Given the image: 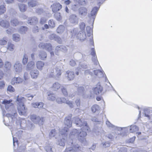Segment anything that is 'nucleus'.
Listing matches in <instances>:
<instances>
[{
    "mask_svg": "<svg viewBox=\"0 0 152 152\" xmlns=\"http://www.w3.org/2000/svg\"><path fill=\"white\" fill-rule=\"evenodd\" d=\"M72 121L77 126L83 127L81 129V131L75 129L70 132V139L67 142L68 145L64 152H77L83 150V148L76 143L74 138H77L79 141L83 144L87 143L86 138L87 134L86 131H89L90 129L86 122L77 117L73 118Z\"/></svg>",
    "mask_w": 152,
    "mask_h": 152,
    "instance_id": "nucleus-1",
    "label": "nucleus"
},
{
    "mask_svg": "<svg viewBox=\"0 0 152 152\" xmlns=\"http://www.w3.org/2000/svg\"><path fill=\"white\" fill-rule=\"evenodd\" d=\"M12 100L11 99H4L2 102V104L4 105L6 110L8 111L11 112V114H7L6 116L9 119H11L12 120L13 119V117L17 114V113L14 110L13 104L12 103Z\"/></svg>",
    "mask_w": 152,
    "mask_h": 152,
    "instance_id": "nucleus-2",
    "label": "nucleus"
},
{
    "mask_svg": "<svg viewBox=\"0 0 152 152\" xmlns=\"http://www.w3.org/2000/svg\"><path fill=\"white\" fill-rule=\"evenodd\" d=\"M24 101L25 98L24 97L18 96L16 103L17 104L18 112L20 115H26L27 109L26 108L23 103Z\"/></svg>",
    "mask_w": 152,
    "mask_h": 152,
    "instance_id": "nucleus-3",
    "label": "nucleus"
},
{
    "mask_svg": "<svg viewBox=\"0 0 152 152\" xmlns=\"http://www.w3.org/2000/svg\"><path fill=\"white\" fill-rule=\"evenodd\" d=\"M61 69L59 67H56L55 69V70H51L48 73V75L50 77H56L58 78L61 75Z\"/></svg>",
    "mask_w": 152,
    "mask_h": 152,
    "instance_id": "nucleus-4",
    "label": "nucleus"
},
{
    "mask_svg": "<svg viewBox=\"0 0 152 152\" xmlns=\"http://www.w3.org/2000/svg\"><path fill=\"white\" fill-rule=\"evenodd\" d=\"M30 118L32 121L35 124H38L39 125L43 124V118L35 114H31Z\"/></svg>",
    "mask_w": 152,
    "mask_h": 152,
    "instance_id": "nucleus-5",
    "label": "nucleus"
},
{
    "mask_svg": "<svg viewBox=\"0 0 152 152\" xmlns=\"http://www.w3.org/2000/svg\"><path fill=\"white\" fill-rule=\"evenodd\" d=\"M64 124L65 127L63 130L64 131L63 132V133L67 132L69 130V128L72 126V122L70 120V117H66L65 118L64 121Z\"/></svg>",
    "mask_w": 152,
    "mask_h": 152,
    "instance_id": "nucleus-6",
    "label": "nucleus"
},
{
    "mask_svg": "<svg viewBox=\"0 0 152 152\" xmlns=\"http://www.w3.org/2000/svg\"><path fill=\"white\" fill-rule=\"evenodd\" d=\"M99 10V8L97 7L93 8L91 11V13L88 15V17L90 19L91 23L93 24L94 19L96 17V16L97 14V11Z\"/></svg>",
    "mask_w": 152,
    "mask_h": 152,
    "instance_id": "nucleus-7",
    "label": "nucleus"
},
{
    "mask_svg": "<svg viewBox=\"0 0 152 152\" xmlns=\"http://www.w3.org/2000/svg\"><path fill=\"white\" fill-rule=\"evenodd\" d=\"M75 4L72 5V9L74 11L77 10L79 7V4L81 5H84L86 4V2L84 0H75Z\"/></svg>",
    "mask_w": 152,
    "mask_h": 152,
    "instance_id": "nucleus-8",
    "label": "nucleus"
},
{
    "mask_svg": "<svg viewBox=\"0 0 152 152\" xmlns=\"http://www.w3.org/2000/svg\"><path fill=\"white\" fill-rule=\"evenodd\" d=\"M69 20L71 23L76 25L78 23L79 18L76 15L72 14L69 16Z\"/></svg>",
    "mask_w": 152,
    "mask_h": 152,
    "instance_id": "nucleus-9",
    "label": "nucleus"
},
{
    "mask_svg": "<svg viewBox=\"0 0 152 152\" xmlns=\"http://www.w3.org/2000/svg\"><path fill=\"white\" fill-rule=\"evenodd\" d=\"M51 8L53 12L59 11L62 7V5L59 3L56 2L51 5Z\"/></svg>",
    "mask_w": 152,
    "mask_h": 152,
    "instance_id": "nucleus-10",
    "label": "nucleus"
},
{
    "mask_svg": "<svg viewBox=\"0 0 152 152\" xmlns=\"http://www.w3.org/2000/svg\"><path fill=\"white\" fill-rule=\"evenodd\" d=\"M103 89V87L99 85H97L95 87L93 88L94 93L97 95L101 94Z\"/></svg>",
    "mask_w": 152,
    "mask_h": 152,
    "instance_id": "nucleus-11",
    "label": "nucleus"
},
{
    "mask_svg": "<svg viewBox=\"0 0 152 152\" xmlns=\"http://www.w3.org/2000/svg\"><path fill=\"white\" fill-rule=\"evenodd\" d=\"M39 47L40 48H45L48 51H50L52 48L51 44L49 43L45 44L43 43H40L39 45Z\"/></svg>",
    "mask_w": 152,
    "mask_h": 152,
    "instance_id": "nucleus-12",
    "label": "nucleus"
},
{
    "mask_svg": "<svg viewBox=\"0 0 152 152\" xmlns=\"http://www.w3.org/2000/svg\"><path fill=\"white\" fill-rule=\"evenodd\" d=\"M91 54L92 56V61L95 65H97L99 64V62L97 60L95 51L94 48H91Z\"/></svg>",
    "mask_w": 152,
    "mask_h": 152,
    "instance_id": "nucleus-13",
    "label": "nucleus"
},
{
    "mask_svg": "<svg viewBox=\"0 0 152 152\" xmlns=\"http://www.w3.org/2000/svg\"><path fill=\"white\" fill-rule=\"evenodd\" d=\"M86 35L84 31H80L77 35V38L81 41H83L85 39Z\"/></svg>",
    "mask_w": 152,
    "mask_h": 152,
    "instance_id": "nucleus-14",
    "label": "nucleus"
},
{
    "mask_svg": "<svg viewBox=\"0 0 152 152\" xmlns=\"http://www.w3.org/2000/svg\"><path fill=\"white\" fill-rule=\"evenodd\" d=\"M23 81V79L20 77H14L11 80V83L12 85H14L16 84L21 83Z\"/></svg>",
    "mask_w": 152,
    "mask_h": 152,
    "instance_id": "nucleus-15",
    "label": "nucleus"
},
{
    "mask_svg": "<svg viewBox=\"0 0 152 152\" xmlns=\"http://www.w3.org/2000/svg\"><path fill=\"white\" fill-rule=\"evenodd\" d=\"M14 67L16 72H19L21 71L22 70V65L19 61L15 62L14 65Z\"/></svg>",
    "mask_w": 152,
    "mask_h": 152,
    "instance_id": "nucleus-16",
    "label": "nucleus"
},
{
    "mask_svg": "<svg viewBox=\"0 0 152 152\" xmlns=\"http://www.w3.org/2000/svg\"><path fill=\"white\" fill-rule=\"evenodd\" d=\"M87 9L85 7H80L79 9V14L81 17L85 16L87 14Z\"/></svg>",
    "mask_w": 152,
    "mask_h": 152,
    "instance_id": "nucleus-17",
    "label": "nucleus"
},
{
    "mask_svg": "<svg viewBox=\"0 0 152 152\" xmlns=\"http://www.w3.org/2000/svg\"><path fill=\"white\" fill-rule=\"evenodd\" d=\"M0 25L5 28H8L10 26L9 21L6 20H3L1 19H0Z\"/></svg>",
    "mask_w": 152,
    "mask_h": 152,
    "instance_id": "nucleus-18",
    "label": "nucleus"
},
{
    "mask_svg": "<svg viewBox=\"0 0 152 152\" xmlns=\"http://www.w3.org/2000/svg\"><path fill=\"white\" fill-rule=\"evenodd\" d=\"M30 73L31 77L32 78L36 79L37 77L39 72L37 70L35 69L31 71Z\"/></svg>",
    "mask_w": 152,
    "mask_h": 152,
    "instance_id": "nucleus-19",
    "label": "nucleus"
},
{
    "mask_svg": "<svg viewBox=\"0 0 152 152\" xmlns=\"http://www.w3.org/2000/svg\"><path fill=\"white\" fill-rule=\"evenodd\" d=\"M38 21V19L36 17H34L29 18L28 20V23L30 25H32L37 23Z\"/></svg>",
    "mask_w": 152,
    "mask_h": 152,
    "instance_id": "nucleus-20",
    "label": "nucleus"
},
{
    "mask_svg": "<svg viewBox=\"0 0 152 152\" xmlns=\"http://www.w3.org/2000/svg\"><path fill=\"white\" fill-rule=\"evenodd\" d=\"M10 22L11 25L14 26H16L21 23V22L19 21L17 19L15 18L12 19Z\"/></svg>",
    "mask_w": 152,
    "mask_h": 152,
    "instance_id": "nucleus-21",
    "label": "nucleus"
},
{
    "mask_svg": "<svg viewBox=\"0 0 152 152\" xmlns=\"http://www.w3.org/2000/svg\"><path fill=\"white\" fill-rule=\"evenodd\" d=\"M94 71V74L99 77H102L104 76L103 71H102L99 70H96Z\"/></svg>",
    "mask_w": 152,
    "mask_h": 152,
    "instance_id": "nucleus-22",
    "label": "nucleus"
},
{
    "mask_svg": "<svg viewBox=\"0 0 152 152\" xmlns=\"http://www.w3.org/2000/svg\"><path fill=\"white\" fill-rule=\"evenodd\" d=\"M66 74L67 75L68 79L69 80H71L73 79L75 77L74 72L68 71L66 72Z\"/></svg>",
    "mask_w": 152,
    "mask_h": 152,
    "instance_id": "nucleus-23",
    "label": "nucleus"
},
{
    "mask_svg": "<svg viewBox=\"0 0 152 152\" xmlns=\"http://www.w3.org/2000/svg\"><path fill=\"white\" fill-rule=\"evenodd\" d=\"M61 87V85L58 82L53 83L52 86L53 90L54 91L57 90Z\"/></svg>",
    "mask_w": 152,
    "mask_h": 152,
    "instance_id": "nucleus-24",
    "label": "nucleus"
},
{
    "mask_svg": "<svg viewBox=\"0 0 152 152\" xmlns=\"http://www.w3.org/2000/svg\"><path fill=\"white\" fill-rule=\"evenodd\" d=\"M45 65L44 62L41 61H38L36 63L37 68L39 70H41Z\"/></svg>",
    "mask_w": 152,
    "mask_h": 152,
    "instance_id": "nucleus-25",
    "label": "nucleus"
},
{
    "mask_svg": "<svg viewBox=\"0 0 152 152\" xmlns=\"http://www.w3.org/2000/svg\"><path fill=\"white\" fill-rule=\"evenodd\" d=\"M50 37L51 39H54L59 43L61 42V38L55 34H51L50 35Z\"/></svg>",
    "mask_w": 152,
    "mask_h": 152,
    "instance_id": "nucleus-26",
    "label": "nucleus"
},
{
    "mask_svg": "<svg viewBox=\"0 0 152 152\" xmlns=\"http://www.w3.org/2000/svg\"><path fill=\"white\" fill-rule=\"evenodd\" d=\"M32 106L34 108H40L43 106V103L42 102H36L32 103Z\"/></svg>",
    "mask_w": 152,
    "mask_h": 152,
    "instance_id": "nucleus-27",
    "label": "nucleus"
},
{
    "mask_svg": "<svg viewBox=\"0 0 152 152\" xmlns=\"http://www.w3.org/2000/svg\"><path fill=\"white\" fill-rule=\"evenodd\" d=\"M35 63L33 61H31L29 62L27 66V68L28 70L33 69L35 67Z\"/></svg>",
    "mask_w": 152,
    "mask_h": 152,
    "instance_id": "nucleus-28",
    "label": "nucleus"
},
{
    "mask_svg": "<svg viewBox=\"0 0 152 152\" xmlns=\"http://www.w3.org/2000/svg\"><path fill=\"white\" fill-rule=\"evenodd\" d=\"M92 111L93 113L98 112L99 110V106L97 104L94 105L91 108Z\"/></svg>",
    "mask_w": 152,
    "mask_h": 152,
    "instance_id": "nucleus-29",
    "label": "nucleus"
},
{
    "mask_svg": "<svg viewBox=\"0 0 152 152\" xmlns=\"http://www.w3.org/2000/svg\"><path fill=\"white\" fill-rule=\"evenodd\" d=\"M15 49V46L12 43L8 42L7 44V49L10 51H13Z\"/></svg>",
    "mask_w": 152,
    "mask_h": 152,
    "instance_id": "nucleus-30",
    "label": "nucleus"
},
{
    "mask_svg": "<svg viewBox=\"0 0 152 152\" xmlns=\"http://www.w3.org/2000/svg\"><path fill=\"white\" fill-rule=\"evenodd\" d=\"M66 100V99L64 97H58L56 99V102L58 104L65 103Z\"/></svg>",
    "mask_w": 152,
    "mask_h": 152,
    "instance_id": "nucleus-31",
    "label": "nucleus"
},
{
    "mask_svg": "<svg viewBox=\"0 0 152 152\" xmlns=\"http://www.w3.org/2000/svg\"><path fill=\"white\" fill-rule=\"evenodd\" d=\"M8 38L7 37H4L0 39V45H4L6 44Z\"/></svg>",
    "mask_w": 152,
    "mask_h": 152,
    "instance_id": "nucleus-32",
    "label": "nucleus"
},
{
    "mask_svg": "<svg viewBox=\"0 0 152 152\" xmlns=\"http://www.w3.org/2000/svg\"><path fill=\"white\" fill-rule=\"evenodd\" d=\"M47 56L46 53L43 51H40L39 53V57L42 60H44Z\"/></svg>",
    "mask_w": 152,
    "mask_h": 152,
    "instance_id": "nucleus-33",
    "label": "nucleus"
},
{
    "mask_svg": "<svg viewBox=\"0 0 152 152\" xmlns=\"http://www.w3.org/2000/svg\"><path fill=\"white\" fill-rule=\"evenodd\" d=\"M37 4V2L35 0H30L28 2L29 6L33 7L36 6Z\"/></svg>",
    "mask_w": 152,
    "mask_h": 152,
    "instance_id": "nucleus-34",
    "label": "nucleus"
},
{
    "mask_svg": "<svg viewBox=\"0 0 152 152\" xmlns=\"http://www.w3.org/2000/svg\"><path fill=\"white\" fill-rule=\"evenodd\" d=\"M47 98L50 100L54 101L56 99L55 95L53 93H48Z\"/></svg>",
    "mask_w": 152,
    "mask_h": 152,
    "instance_id": "nucleus-35",
    "label": "nucleus"
},
{
    "mask_svg": "<svg viewBox=\"0 0 152 152\" xmlns=\"http://www.w3.org/2000/svg\"><path fill=\"white\" fill-rule=\"evenodd\" d=\"M129 131L130 132L133 133L138 130V127L135 125H131L130 127Z\"/></svg>",
    "mask_w": 152,
    "mask_h": 152,
    "instance_id": "nucleus-36",
    "label": "nucleus"
},
{
    "mask_svg": "<svg viewBox=\"0 0 152 152\" xmlns=\"http://www.w3.org/2000/svg\"><path fill=\"white\" fill-rule=\"evenodd\" d=\"M65 27L63 25H60L56 29V31L58 33H62L65 30Z\"/></svg>",
    "mask_w": 152,
    "mask_h": 152,
    "instance_id": "nucleus-37",
    "label": "nucleus"
},
{
    "mask_svg": "<svg viewBox=\"0 0 152 152\" xmlns=\"http://www.w3.org/2000/svg\"><path fill=\"white\" fill-rule=\"evenodd\" d=\"M12 39L16 42L19 41L20 40V36L18 34H14L12 35Z\"/></svg>",
    "mask_w": 152,
    "mask_h": 152,
    "instance_id": "nucleus-38",
    "label": "nucleus"
},
{
    "mask_svg": "<svg viewBox=\"0 0 152 152\" xmlns=\"http://www.w3.org/2000/svg\"><path fill=\"white\" fill-rule=\"evenodd\" d=\"M86 30L87 35L88 37H90L91 34H92L93 30L89 26H87L86 27Z\"/></svg>",
    "mask_w": 152,
    "mask_h": 152,
    "instance_id": "nucleus-39",
    "label": "nucleus"
},
{
    "mask_svg": "<svg viewBox=\"0 0 152 152\" xmlns=\"http://www.w3.org/2000/svg\"><path fill=\"white\" fill-rule=\"evenodd\" d=\"M84 88L83 87L81 86L79 87L77 90L78 94L80 95H81L83 96H84Z\"/></svg>",
    "mask_w": 152,
    "mask_h": 152,
    "instance_id": "nucleus-40",
    "label": "nucleus"
},
{
    "mask_svg": "<svg viewBox=\"0 0 152 152\" xmlns=\"http://www.w3.org/2000/svg\"><path fill=\"white\" fill-rule=\"evenodd\" d=\"M18 6L20 11L21 12H24L26 10V6L22 4H19Z\"/></svg>",
    "mask_w": 152,
    "mask_h": 152,
    "instance_id": "nucleus-41",
    "label": "nucleus"
},
{
    "mask_svg": "<svg viewBox=\"0 0 152 152\" xmlns=\"http://www.w3.org/2000/svg\"><path fill=\"white\" fill-rule=\"evenodd\" d=\"M27 28L24 26H22L20 27L19 30V31L21 34H23L25 33V32L27 31Z\"/></svg>",
    "mask_w": 152,
    "mask_h": 152,
    "instance_id": "nucleus-42",
    "label": "nucleus"
},
{
    "mask_svg": "<svg viewBox=\"0 0 152 152\" xmlns=\"http://www.w3.org/2000/svg\"><path fill=\"white\" fill-rule=\"evenodd\" d=\"M6 11V8L3 5L0 6V15L4 13Z\"/></svg>",
    "mask_w": 152,
    "mask_h": 152,
    "instance_id": "nucleus-43",
    "label": "nucleus"
},
{
    "mask_svg": "<svg viewBox=\"0 0 152 152\" xmlns=\"http://www.w3.org/2000/svg\"><path fill=\"white\" fill-rule=\"evenodd\" d=\"M11 66V63L8 61L5 62L4 65V67L7 69H10Z\"/></svg>",
    "mask_w": 152,
    "mask_h": 152,
    "instance_id": "nucleus-44",
    "label": "nucleus"
},
{
    "mask_svg": "<svg viewBox=\"0 0 152 152\" xmlns=\"http://www.w3.org/2000/svg\"><path fill=\"white\" fill-rule=\"evenodd\" d=\"M16 30L12 27L8 28L6 30L7 33L9 34H11L15 31Z\"/></svg>",
    "mask_w": 152,
    "mask_h": 152,
    "instance_id": "nucleus-45",
    "label": "nucleus"
},
{
    "mask_svg": "<svg viewBox=\"0 0 152 152\" xmlns=\"http://www.w3.org/2000/svg\"><path fill=\"white\" fill-rule=\"evenodd\" d=\"M61 91L63 94L65 96H66L68 95V93L66 89L63 86H61Z\"/></svg>",
    "mask_w": 152,
    "mask_h": 152,
    "instance_id": "nucleus-46",
    "label": "nucleus"
},
{
    "mask_svg": "<svg viewBox=\"0 0 152 152\" xmlns=\"http://www.w3.org/2000/svg\"><path fill=\"white\" fill-rule=\"evenodd\" d=\"M106 124L107 126L110 128L115 129V126L111 124L107 120L106 122Z\"/></svg>",
    "mask_w": 152,
    "mask_h": 152,
    "instance_id": "nucleus-47",
    "label": "nucleus"
},
{
    "mask_svg": "<svg viewBox=\"0 0 152 152\" xmlns=\"http://www.w3.org/2000/svg\"><path fill=\"white\" fill-rule=\"evenodd\" d=\"M48 24L51 28H53L55 27V24L53 20H50L48 21Z\"/></svg>",
    "mask_w": 152,
    "mask_h": 152,
    "instance_id": "nucleus-48",
    "label": "nucleus"
},
{
    "mask_svg": "<svg viewBox=\"0 0 152 152\" xmlns=\"http://www.w3.org/2000/svg\"><path fill=\"white\" fill-rule=\"evenodd\" d=\"M110 84V86L109 87L108 86H106L105 87L106 88V90L109 91L111 90V89H112L117 94V92L115 90V89H114V88L113 87V86L111 85L110 83H109Z\"/></svg>",
    "mask_w": 152,
    "mask_h": 152,
    "instance_id": "nucleus-49",
    "label": "nucleus"
},
{
    "mask_svg": "<svg viewBox=\"0 0 152 152\" xmlns=\"http://www.w3.org/2000/svg\"><path fill=\"white\" fill-rule=\"evenodd\" d=\"M56 134V132L55 130L54 129L52 130L50 132L49 134L50 138L55 136Z\"/></svg>",
    "mask_w": 152,
    "mask_h": 152,
    "instance_id": "nucleus-50",
    "label": "nucleus"
},
{
    "mask_svg": "<svg viewBox=\"0 0 152 152\" xmlns=\"http://www.w3.org/2000/svg\"><path fill=\"white\" fill-rule=\"evenodd\" d=\"M26 149V147L24 145H23L20 147L18 149L19 152H24Z\"/></svg>",
    "mask_w": 152,
    "mask_h": 152,
    "instance_id": "nucleus-51",
    "label": "nucleus"
},
{
    "mask_svg": "<svg viewBox=\"0 0 152 152\" xmlns=\"http://www.w3.org/2000/svg\"><path fill=\"white\" fill-rule=\"evenodd\" d=\"M36 12L38 15H39L42 14L44 12L43 10L42 9L40 8H38L36 10Z\"/></svg>",
    "mask_w": 152,
    "mask_h": 152,
    "instance_id": "nucleus-52",
    "label": "nucleus"
},
{
    "mask_svg": "<svg viewBox=\"0 0 152 152\" xmlns=\"http://www.w3.org/2000/svg\"><path fill=\"white\" fill-rule=\"evenodd\" d=\"M45 148L47 152H54L51 146H46Z\"/></svg>",
    "mask_w": 152,
    "mask_h": 152,
    "instance_id": "nucleus-53",
    "label": "nucleus"
},
{
    "mask_svg": "<svg viewBox=\"0 0 152 152\" xmlns=\"http://www.w3.org/2000/svg\"><path fill=\"white\" fill-rule=\"evenodd\" d=\"M65 139L62 138L59 140L58 144L60 146H64L65 145Z\"/></svg>",
    "mask_w": 152,
    "mask_h": 152,
    "instance_id": "nucleus-54",
    "label": "nucleus"
},
{
    "mask_svg": "<svg viewBox=\"0 0 152 152\" xmlns=\"http://www.w3.org/2000/svg\"><path fill=\"white\" fill-rule=\"evenodd\" d=\"M65 103L68 104L70 108H72L74 107V105L71 101L66 100Z\"/></svg>",
    "mask_w": 152,
    "mask_h": 152,
    "instance_id": "nucleus-55",
    "label": "nucleus"
},
{
    "mask_svg": "<svg viewBox=\"0 0 152 152\" xmlns=\"http://www.w3.org/2000/svg\"><path fill=\"white\" fill-rule=\"evenodd\" d=\"M7 91L11 92H13L15 91V89L14 88L11 86H9L7 88Z\"/></svg>",
    "mask_w": 152,
    "mask_h": 152,
    "instance_id": "nucleus-56",
    "label": "nucleus"
},
{
    "mask_svg": "<svg viewBox=\"0 0 152 152\" xmlns=\"http://www.w3.org/2000/svg\"><path fill=\"white\" fill-rule=\"evenodd\" d=\"M78 31V29L77 28H74L72 31H71L72 36H74L76 35Z\"/></svg>",
    "mask_w": 152,
    "mask_h": 152,
    "instance_id": "nucleus-57",
    "label": "nucleus"
},
{
    "mask_svg": "<svg viewBox=\"0 0 152 152\" xmlns=\"http://www.w3.org/2000/svg\"><path fill=\"white\" fill-rule=\"evenodd\" d=\"M147 110H146L145 109V116L148 117V119L150 121L152 122V115H149L146 114V111Z\"/></svg>",
    "mask_w": 152,
    "mask_h": 152,
    "instance_id": "nucleus-58",
    "label": "nucleus"
},
{
    "mask_svg": "<svg viewBox=\"0 0 152 152\" xmlns=\"http://www.w3.org/2000/svg\"><path fill=\"white\" fill-rule=\"evenodd\" d=\"M55 16L56 19L58 20H61V18L60 13H56L55 14Z\"/></svg>",
    "mask_w": 152,
    "mask_h": 152,
    "instance_id": "nucleus-59",
    "label": "nucleus"
},
{
    "mask_svg": "<svg viewBox=\"0 0 152 152\" xmlns=\"http://www.w3.org/2000/svg\"><path fill=\"white\" fill-rule=\"evenodd\" d=\"M127 148L124 147H123L120 149L118 152H127Z\"/></svg>",
    "mask_w": 152,
    "mask_h": 152,
    "instance_id": "nucleus-60",
    "label": "nucleus"
},
{
    "mask_svg": "<svg viewBox=\"0 0 152 152\" xmlns=\"http://www.w3.org/2000/svg\"><path fill=\"white\" fill-rule=\"evenodd\" d=\"M28 58L27 57L24 55L23 59L22 62L24 64H26L28 61Z\"/></svg>",
    "mask_w": 152,
    "mask_h": 152,
    "instance_id": "nucleus-61",
    "label": "nucleus"
},
{
    "mask_svg": "<svg viewBox=\"0 0 152 152\" xmlns=\"http://www.w3.org/2000/svg\"><path fill=\"white\" fill-rule=\"evenodd\" d=\"M91 70H89L87 69L85 71V75H91L92 74V73Z\"/></svg>",
    "mask_w": 152,
    "mask_h": 152,
    "instance_id": "nucleus-62",
    "label": "nucleus"
},
{
    "mask_svg": "<svg viewBox=\"0 0 152 152\" xmlns=\"http://www.w3.org/2000/svg\"><path fill=\"white\" fill-rule=\"evenodd\" d=\"M32 31L34 33H37L39 31V28L37 26H34L32 29Z\"/></svg>",
    "mask_w": 152,
    "mask_h": 152,
    "instance_id": "nucleus-63",
    "label": "nucleus"
},
{
    "mask_svg": "<svg viewBox=\"0 0 152 152\" xmlns=\"http://www.w3.org/2000/svg\"><path fill=\"white\" fill-rule=\"evenodd\" d=\"M5 86V82L3 81H0V89L3 88Z\"/></svg>",
    "mask_w": 152,
    "mask_h": 152,
    "instance_id": "nucleus-64",
    "label": "nucleus"
}]
</instances>
